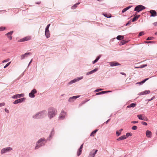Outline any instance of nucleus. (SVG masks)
<instances>
[{"label": "nucleus", "instance_id": "6e6552de", "mask_svg": "<svg viewBox=\"0 0 157 157\" xmlns=\"http://www.w3.org/2000/svg\"><path fill=\"white\" fill-rule=\"evenodd\" d=\"M36 93L37 91L35 89H34L29 93V96L31 98H34L35 97L34 94H36Z\"/></svg>", "mask_w": 157, "mask_h": 157}, {"label": "nucleus", "instance_id": "37998d69", "mask_svg": "<svg viewBox=\"0 0 157 157\" xmlns=\"http://www.w3.org/2000/svg\"><path fill=\"white\" fill-rule=\"evenodd\" d=\"M13 103L14 104H17L19 103L18 102V99H17V100H16L15 101H14L13 102Z\"/></svg>", "mask_w": 157, "mask_h": 157}, {"label": "nucleus", "instance_id": "864d4df0", "mask_svg": "<svg viewBox=\"0 0 157 157\" xmlns=\"http://www.w3.org/2000/svg\"><path fill=\"white\" fill-rule=\"evenodd\" d=\"M137 123H138V121H132L131 122V123L133 124H135Z\"/></svg>", "mask_w": 157, "mask_h": 157}, {"label": "nucleus", "instance_id": "bf43d9fd", "mask_svg": "<svg viewBox=\"0 0 157 157\" xmlns=\"http://www.w3.org/2000/svg\"><path fill=\"white\" fill-rule=\"evenodd\" d=\"M110 120V119H108L107 121H106L105 122V123L106 124H107V123H108V122Z\"/></svg>", "mask_w": 157, "mask_h": 157}, {"label": "nucleus", "instance_id": "49530a36", "mask_svg": "<svg viewBox=\"0 0 157 157\" xmlns=\"http://www.w3.org/2000/svg\"><path fill=\"white\" fill-rule=\"evenodd\" d=\"M153 39V37H148L147 39V40H152Z\"/></svg>", "mask_w": 157, "mask_h": 157}, {"label": "nucleus", "instance_id": "8fccbe9b", "mask_svg": "<svg viewBox=\"0 0 157 157\" xmlns=\"http://www.w3.org/2000/svg\"><path fill=\"white\" fill-rule=\"evenodd\" d=\"M131 20L129 21L125 25L126 26H127L129 24H131Z\"/></svg>", "mask_w": 157, "mask_h": 157}, {"label": "nucleus", "instance_id": "b1692460", "mask_svg": "<svg viewBox=\"0 0 157 157\" xmlns=\"http://www.w3.org/2000/svg\"><path fill=\"white\" fill-rule=\"evenodd\" d=\"M140 15H137L135 16L132 19V21L134 22L136 20H137L138 18L140 17Z\"/></svg>", "mask_w": 157, "mask_h": 157}, {"label": "nucleus", "instance_id": "a878e982", "mask_svg": "<svg viewBox=\"0 0 157 157\" xmlns=\"http://www.w3.org/2000/svg\"><path fill=\"white\" fill-rule=\"evenodd\" d=\"M136 105V104L135 103H131L130 105L127 106V108H129L130 107H134Z\"/></svg>", "mask_w": 157, "mask_h": 157}, {"label": "nucleus", "instance_id": "ea45409f", "mask_svg": "<svg viewBox=\"0 0 157 157\" xmlns=\"http://www.w3.org/2000/svg\"><path fill=\"white\" fill-rule=\"evenodd\" d=\"M50 25V24H48L47 26L46 27V28H45V30H49V26Z\"/></svg>", "mask_w": 157, "mask_h": 157}, {"label": "nucleus", "instance_id": "09e8293b", "mask_svg": "<svg viewBox=\"0 0 157 157\" xmlns=\"http://www.w3.org/2000/svg\"><path fill=\"white\" fill-rule=\"evenodd\" d=\"M5 105V103L4 102L0 103V107H2V106H4Z\"/></svg>", "mask_w": 157, "mask_h": 157}, {"label": "nucleus", "instance_id": "f257e3e1", "mask_svg": "<svg viewBox=\"0 0 157 157\" xmlns=\"http://www.w3.org/2000/svg\"><path fill=\"white\" fill-rule=\"evenodd\" d=\"M54 134L55 130L53 128L52 129L49 137L47 138V140L45 139L44 138H41L38 141L37 144H40L41 146H44L47 140L50 141L52 139Z\"/></svg>", "mask_w": 157, "mask_h": 157}, {"label": "nucleus", "instance_id": "680f3d73", "mask_svg": "<svg viewBox=\"0 0 157 157\" xmlns=\"http://www.w3.org/2000/svg\"><path fill=\"white\" fill-rule=\"evenodd\" d=\"M36 3L38 4H39L40 3V2H36Z\"/></svg>", "mask_w": 157, "mask_h": 157}, {"label": "nucleus", "instance_id": "f3484780", "mask_svg": "<svg viewBox=\"0 0 157 157\" xmlns=\"http://www.w3.org/2000/svg\"><path fill=\"white\" fill-rule=\"evenodd\" d=\"M98 70V68H95L93 70H92L90 71L87 72L86 73V75H89L91 74L96 72Z\"/></svg>", "mask_w": 157, "mask_h": 157}, {"label": "nucleus", "instance_id": "e2e57ef3", "mask_svg": "<svg viewBox=\"0 0 157 157\" xmlns=\"http://www.w3.org/2000/svg\"><path fill=\"white\" fill-rule=\"evenodd\" d=\"M117 140L119 141L121 140L120 137L117 139Z\"/></svg>", "mask_w": 157, "mask_h": 157}, {"label": "nucleus", "instance_id": "6ab92c4d", "mask_svg": "<svg viewBox=\"0 0 157 157\" xmlns=\"http://www.w3.org/2000/svg\"><path fill=\"white\" fill-rule=\"evenodd\" d=\"M150 12L151 13V17H155L157 13L155 10H151L150 11Z\"/></svg>", "mask_w": 157, "mask_h": 157}, {"label": "nucleus", "instance_id": "f704fd0d", "mask_svg": "<svg viewBox=\"0 0 157 157\" xmlns=\"http://www.w3.org/2000/svg\"><path fill=\"white\" fill-rule=\"evenodd\" d=\"M137 128V127L136 126H134L132 127V129L133 130H136Z\"/></svg>", "mask_w": 157, "mask_h": 157}, {"label": "nucleus", "instance_id": "052dcab7", "mask_svg": "<svg viewBox=\"0 0 157 157\" xmlns=\"http://www.w3.org/2000/svg\"><path fill=\"white\" fill-rule=\"evenodd\" d=\"M151 42H152V41H145V42L146 43H151Z\"/></svg>", "mask_w": 157, "mask_h": 157}, {"label": "nucleus", "instance_id": "a18cd8bd", "mask_svg": "<svg viewBox=\"0 0 157 157\" xmlns=\"http://www.w3.org/2000/svg\"><path fill=\"white\" fill-rule=\"evenodd\" d=\"M141 124L144 125H147V123L145 122H144V121H142L141 122Z\"/></svg>", "mask_w": 157, "mask_h": 157}, {"label": "nucleus", "instance_id": "a19ab883", "mask_svg": "<svg viewBox=\"0 0 157 157\" xmlns=\"http://www.w3.org/2000/svg\"><path fill=\"white\" fill-rule=\"evenodd\" d=\"M144 34V32H140L139 34V36H141Z\"/></svg>", "mask_w": 157, "mask_h": 157}, {"label": "nucleus", "instance_id": "473e14b6", "mask_svg": "<svg viewBox=\"0 0 157 157\" xmlns=\"http://www.w3.org/2000/svg\"><path fill=\"white\" fill-rule=\"evenodd\" d=\"M121 140H123L126 139V137L125 135H124L120 137Z\"/></svg>", "mask_w": 157, "mask_h": 157}, {"label": "nucleus", "instance_id": "2eb2a0df", "mask_svg": "<svg viewBox=\"0 0 157 157\" xmlns=\"http://www.w3.org/2000/svg\"><path fill=\"white\" fill-rule=\"evenodd\" d=\"M109 65L111 67L120 65L121 64L115 62H109Z\"/></svg>", "mask_w": 157, "mask_h": 157}, {"label": "nucleus", "instance_id": "13d9d810", "mask_svg": "<svg viewBox=\"0 0 157 157\" xmlns=\"http://www.w3.org/2000/svg\"><path fill=\"white\" fill-rule=\"evenodd\" d=\"M153 25L154 26H157V22H155L153 23Z\"/></svg>", "mask_w": 157, "mask_h": 157}, {"label": "nucleus", "instance_id": "5701e85b", "mask_svg": "<svg viewBox=\"0 0 157 157\" xmlns=\"http://www.w3.org/2000/svg\"><path fill=\"white\" fill-rule=\"evenodd\" d=\"M132 6H129L125 8H124V9H123L122 10V12L123 13H124V12H125V11H126L127 10H128L131 7H132Z\"/></svg>", "mask_w": 157, "mask_h": 157}, {"label": "nucleus", "instance_id": "e433bc0d", "mask_svg": "<svg viewBox=\"0 0 157 157\" xmlns=\"http://www.w3.org/2000/svg\"><path fill=\"white\" fill-rule=\"evenodd\" d=\"M10 63H11V62H10L7 63L6 64V65L5 66H4V68H6L10 64Z\"/></svg>", "mask_w": 157, "mask_h": 157}, {"label": "nucleus", "instance_id": "cd10ccee", "mask_svg": "<svg viewBox=\"0 0 157 157\" xmlns=\"http://www.w3.org/2000/svg\"><path fill=\"white\" fill-rule=\"evenodd\" d=\"M79 3V2H78L74 5L71 7V9L73 10L75 9L76 8L77 6L78 5Z\"/></svg>", "mask_w": 157, "mask_h": 157}, {"label": "nucleus", "instance_id": "c85d7f7f", "mask_svg": "<svg viewBox=\"0 0 157 157\" xmlns=\"http://www.w3.org/2000/svg\"><path fill=\"white\" fill-rule=\"evenodd\" d=\"M108 93V91H101V92H99V93H97L96 94V95H100V94H105V93Z\"/></svg>", "mask_w": 157, "mask_h": 157}, {"label": "nucleus", "instance_id": "9b49d317", "mask_svg": "<svg viewBox=\"0 0 157 157\" xmlns=\"http://www.w3.org/2000/svg\"><path fill=\"white\" fill-rule=\"evenodd\" d=\"M66 116V113L64 111L62 110L59 116V118L60 119H63L65 118Z\"/></svg>", "mask_w": 157, "mask_h": 157}, {"label": "nucleus", "instance_id": "72a5a7b5", "mask_svg": "<svg viewBox=\"0 0 157 157\" xmlns=\"http://www.w3.org/2000/svg\"><path fill=\"white\" fill-rule=\"evenodd\" d=\"M155 98V96H153L152 98H151V99H147L146 100V101H150L152 100H153Z\"/></svg>", "mask_w": 157, "mask_h": 157}, {"label": "nucleus", "instance_id": "4d7b16f0", "mask_svg": "<svg viewBox=\"0 0 157 157\" xmlns=\"http://www.w3.org/2000/svg\"><path fill=\"white\" fill-rule=\"evenodd\" d=\"M33 61V59H32L30 61L29 63V64H28V66H29V65L30 64V63H32Z\"/></svg>", "mask_w": 157, "mask_h": 157}, {"label": "nucleus", "instance_id": "412c9836", "mask_svg": "<svg viewBox=\"0 0 157 157\" xmlns=\"http://www.w3.org/2000/svg\"><path fill=\"white\" fill-rule=\"evenodd\" d=\"M150 92V91L149 90H146L144 91L140 92L139 93V94L140 95H144V94H149Z\"/></svg>", "mask_w": 157, "mask_h": 157}, {"label": "nucleus", "instance_id": "6e6d98bb", "mask_svg": "<svg viewBox=\"0 0 157 157\" xmlns=\"http://www.w3.org/2000/svg\"><path fill=\"white\" fill-rule=\"evenodd\" d=\"M122 75H124L125 76H126V74L124 73H123V72H120V73Z\"/></svg>", "mask_w": 157, "mask_h": 157}, {"label": "nucleus", "instance_id": "0eeeda50", "mask_svg": "<svg viewBox=\"0 0 157 157\" xmlns=\"http://www.w3.org/2000/svg\"><path fill=\"white\" fill-rule=\"evenodd\" d=\"M98 151V150H93L90 152L88 157H94Z\"/></svg>", "mask_w": 157, "mask_h": 157}, {"label": "nucleus", "instance_id": "f03ea898", "mask_svg": "<svg viewBox=\"0 0 157 157\" xmlns=\"http://www.w3.org/2000/svg\"><path fill=\"white\" fill-rule=\"evenodd\" d=\"M46 114L47 112L46 110H42L37 112L33 115L32 117L33 119H35L43 118L46 116Z\"/></svg>", "mask_w": 157, "mask_h": 157}, {"label": "nucleus", "instance_id": "7c9ffc66", "mask_svg": "<svg viewBox=\"0 0 157 157\" xmlns=\"http://www.w3.org/2000/svg\"><path fill=\"white\" fill-rule=\"evenodd\" d=\"M98 131V129H96L95 130H94V131H93L91 133L90 135V136H94V134H95L97 131Z\"/></svg>", "mask_w": 157, "mask_h": 157}, {"label": "nucleus", "instance_id": "9d476101", "mask_svg": "<svg viewBox=\"0 0 157 157\" xmlns=\"http://www.w3.org/2000/svg\"><path fill=\"white\" fill-rule=\"evenodd\" d=\"M137 117L140 120L147 121L148 120V119L146 117L142 114L138 115H137Z\"/></svg>", "mask_w": 157, "mask_h": 157}, {"label": "nucleus", "instance_id": "393cba45", "mask_svg": "<svg viewBox=\"0 0 157 157\" xmlns=\"http://www.w3.org/2000/svg\"><path fill=\"white\" fill-rule=\"evenodd\" d=\"M101 57V55H99L97 58L94 61H93V63L94 64L95 63L98 62V60Z\"/></svg>", "mask_w": 157, "mask_h": 157}, {"label": "nucleus", "instance_id": "a211bd4d", "mask_svg": "<svg viewBox=\"0 0 157 157\" xmlns=\"http://www.w3.org/2000/svg\"><path fill=\"white\" fill-rule=\"evenodd\" d=\"M146 134L147 137L151 138V136L152 133L150 131L147 130L146 132Z\"/></svg>", "mask_w": 157, "mask_h": 157}, {"label": "nucleus", "instance_id": "603ef678", "mask_svg": "<svg viewBox=\"0 0 157 157\" xmlns=\"http://www.w3.org/2000/svg\"><path fill=\"white\" fill-rule=\"evenodd\" d=\"M8 61H9V59H6V60H5L3 61L2 62L3 63H4L8 62Z\"/></svg>", "mask_w": 157, "mask_h": 157}, {"label": "nucleus", "instance_id": "c9c22d12", "mask_svg": "<svg viewBox=\"0 0 157 157\" xmlns=\"http://www.w3.org/2000/svg\"><path fill=\"white\" fill-rule=\"evenodd\" d=\"M132 136V135L130 133L128 132L126 133V138H127V137H128L130 136Z\"/></svg>", "mask_w": 157, "mask_h": 157}, {"label": "nucleus", "instance_id": "de8ad7c7", "mask_svg": "<svg viewBox=\"0 0 157 157\" xmlns=\"http://www.w3.org/2000/svg\"><path fill=\"white\" fill-rule=\"evenodd\" d=\"M104 16L107 18H110L111 17V16L108 15L107 14H104Z\"/></svg>", "mask_w": 157, "mask_h": 157}, {"label": "nucleus", "instance_id": "7ed1b4c3", "mask_svg": "<svg viewBox=\"0 0 157 157\" xmlns=\"http://www.w3.org/2000/svg\"><path fill=\"white\" fill-rule=\"evenodd\" d=\"M57 111L54 108L50 107L48 109V118L50 119H51L54 117L57 114Z\"/></svg>", "mask_w": 157, "mask_h": 157}, {"label": "nucleus", "instance_id": "dca6fc26", "mask_svg": "<svg viewBox=\"0 0 157 157\" xmlns=\"http://www.w3.org/2000/svg\"><path fill=\"white\" fill-rule=\"evenodd\" d=\"M31 37L30 36H27L19 40V42H21L23 41H26L29 40L30 39Z\"/></svg>", "mask_w": 157, "mask_h": 157}, {"label": "nucleus", "instance_id": "20e7f679", "mask_svg": "<svg viewBox=\"0 0 157 157\" xmlns=\"http://www.w3.org/2000/svg\"><path fill=\"white\" fill-rule=\"evenodd\" d=\"M12 150V148L10 147H5L1 150V154H3L11 151Z\"/></svg>", "mask_w": 157, "mask_h": 157}, {"label": "nucleus", "instance_id": "338daca9", "mask_svg": "<svg viewBox=\"0 0 157 157\" xmlns=\"http://www.w3.org/2000/svg\"><path fill=\"white\" fill-rule=\"evenodd\" d=\"M123 130V129L122 128H121L120 129L119 131L120 132L122 131Z\"/></svg>", "mask_w": 157, "mask_h": 157}, {"label": "nucleus", "instance_id": "4468645a", "mask_svg": "<svg viewBox=\"0 0 157 157\" xmlns=\"http://www.w3.org/2000/svg\"><path fill=\"white\" fill-rule=\"evenodd\" d=\"M13 32V31H11L6 34V35L7 36V37L10 40L12 39V36H11V35Z\"/></svg>", "mask_w": 157, "mask_h": 157}, {"label": "nucleus", "instance_id": "69168bd1", "mask_svg": "<svg viewBox=\"0 0 157 157\" xmlns=\"http://www.w3.org/2000/svg\"><path fill=\"white\" fill-rule=\"evenodd\" d=\"M78 150H80V151H82V148H79Z\"/></svg>", "mask_w": 157, "mask_h": 157}, {"label": "nucleus", "instance_id": "39448f33", "mask_svg": "<svg viewBox=\"0 0 157 157\" xmlns=\"http://www.w3.org/2000/svg\"><path fill=\"white\" fill-rule=\"evenodd\" d=\"M145 8H146L145 6L141 5H139L137 6L135 8L134 10L139 12L145 9Z\"/></svg>", "mask_w": 157, "mask_h": 157}, {"label": "nucleus", "instance_id": "1a4fd4ad", "mask_svg": "<svg viewBox=\"0 0 157 157\" xmlns=\"http://www.w3.org/2000/svg\"><path fill=\"white\" fill-rule=\"evenodd\" d=\"M24 95H25L24 94H17L13 95L12 98L13 99H17L21 97H23L24 96Z\"/></svg>", "mask_w": 157, "mask_h": 157}, {"label": "nucleus", "instance_id": "ddd939ff", "mask_svg": "<svg viewBox=\"0 0 157 157\" xmlns=\"http://www.w3.org/2000/svg\"><path fill=\"white\" fill-rule=\"evenodd\" d=\"M31 54L32 53L31 52H29L22 55L21 56V60H22L25 59L26 57H27V55H31Z\"/></svg>", "mask_w": 157, "mask_h": 157}, {"label": "nucleus", "instance_id": "4c0bfd02", "mask_svg": "<svg viewBox=\"0 0 157 157\" xmlns=\"http://www.w3.org/2000/svg\"><path fill=\"white\" fill-rule=\"evenodd\" d=\"M82 151H80L78 150L77 152V155L78 156H79L81 153V152Z\"/></svg>", "mask_w": 157, "mask_h": 157}, {"label": "nucleus", "instance_id": "423d86ee", "mask_svg": "<svg viewBox=\"0 0 157 157\" xmlns=\"http://www.w3.org/2000/svg\"><path fill=\"white\" fill-rule=\"evenodd\" d=\"M83 78V77L82 76H81L80 77H77L72 80H71L70 82L68 83L69 84H73V83H74L77 81H79L80 80L82 79Z\"/></svg>", "mask_w": 157, "mask_h": 157}, {"label": "nucleus", "instance_id": "774afa93", "mask_svg": "<svg viewBox=\"0 0 157 157\" xmlns=\"http://www.w3.org/2000/svg\"><path fill=\"white\" fill-rule=\"evenodd\" d=\"M155 35H157V32H155Z\"/></svg>", "mask_w": 157, "mask_h": 157}, {"label": "nucleus", "instance_id": "3c124183", "mask_svg": "<svg viewBox=\"0 0 157 157\" xmlns=\"http://www.w3.org/2000/svg\"><path fill=\"white\" fill-rule=\"evenodd\" d=\"M103 90L102 89H97L96 90H95L94 91V92H98L99 91H100V90Z\"/></svg>", "mask_w": 157, "mask_h": 157}, {"label": "nucleus", "instance_id": "4be33fe9", "mask_svg": "<svg viewBox=\"0 0 157 157\" xmlns=\"http://www.w3.org/2000/svg\"><path fill=\"white\" fill-rule=\"evenodd\" d=\"M149 79V78H146L144 79V80L141 81L140 82H137L136 83V84H139L140 85H141L144 83L146 81L148 80Z\"/></svg>", "mask_w": 157, "mask_h": 157}, {"label": "nucleus", "instance_id": "bb28decb", "mask_svg": "<svg viewBox=\"0 0 157 157\" xmlns=\"http://www.w3.org/2000/svg\"><path fill=\"white\" fill-rule=\"evenodd\" d=\"M123 38L124 36H123L119 35L117 37V39L119 40H120Z\"/></svg>", "mask_w": 157, "mask_h": 157}, {"label": "nucleus", "instance_id": "0e129e2a", "mask_svg": "<svg viewBox=\"0 0 157 157\" xmlns=\"http://www.w3.org/2000/svg\"><path fill=\"white\" fill-rule=\"evenodd\" d=\"M83 144H82L81 145V146H80V148H82V147H83Z\"/></svg>", "mask_w": 157, "mask_h": 157}, {"label": "nucleus", "instance_id": "c756f323", "mask_svg": "<svg viewBox=\"0 0 157 157\" xmlns=\"http://www.w3.org/2000/svg\"><path fill=\"white\" fill-rule=\"evenodd\" d=\"M25 98H22L18 99L19 103H21L25 101Z\"/></svg>", "mask_w": 157, "mask_h": 157}, {"label": "nucleus", "instance_id": "2f4dec72", "mask_svg": "<svg viewBox=\"0 0 157 157\" xmlns=\"http://www.w3.org/2000/svg\"><path fill=\"white\" fill-rule=\"evenodd\" d=\"M37 144V142L36 143V146L35 147V149H37L38 148H39V147H41L40 146V144Z\"/></svg>", "mask_w": 157, "mask_h": 157}, {"label": "nucleus", "instance_id": "58836bf2", "mask_svg": "<svg viewBox=\"0 0 157 157\" xmlns=\"http://www.w3.org/2000/svg\"><path fill=\"white\" fill-rule=\"evenodd\" d=\"M6 28L2 27H0V31H2L5 29Z\"/></svg>", "mask_w": 157, "mask_h": 157}, {"label": "nucleus", "instance_id": "79ce46f5", "mask_svg": "<svg viewBox=\"0 0 157 157\" xmlns=\"http://www.w3.org/2000/svg\"><path fill=\"white\" fill-rule=\"evenodd\" d=\"M147 66V64H143V65H140V68H144V67H145Z\"/></svg>", "mask_w": 157, "mask_h": 157}, {"label": "nucleus", "instance_id": "5fc2aeb1", "mask_svg": "<svg viewBox=\"0 0 157 157\" xmlns=\"http://www.w3.org/2000/svg\"><path fill=\"white\" fill-rule=\"evenodd\" d=\"M5 111L7 113H9V110H8V109H5Z\"/></svg>", "mask_w": 157, "mask_h": 157}, {"label": "nucleus", "instance_id": "f8f14e48", "mask_svg": "<svg viewBox=\"0 0 157 157\" xmlns=\"http://www.w3.org/2000/svg\"><path fill=\"white\" fill-rule=\"evenodd\" d=\"M80 96H74L70 97L68 99L69 102H73L76 98L79 97Z\"/></svg>", "mask_w": 157, "mask_h": 157}, {"label": "nucleus", "instance_id": "c03bdc74", "mask_svg": "<svg viewBox=\"0 0 157 157\" xmlns=\"http://www.w3.org/2000/svg\"><path fill=\"white\" fill-rule=\"evenodd\" d=\"M116 134L117 136H119L121 135V132H119L118 131H117L116 132Z\"/></svg>", "mask_w": 157, "mask_h": 157}, {"label": "nucleus", "instance_id": "aec40b11", "mask_svg": "<svg viewBox=\"0 0 157 157\" xmlns=\"http://www.w3.org/2000/svg\"><path fill=\"white\" fill-rule=\"evenodd\" d=\"M45 35L47 38H48L50 37V33L49 30H45Z\"/></svg>", "mask_w": 157, "mask_h": 157}]
</instances>
